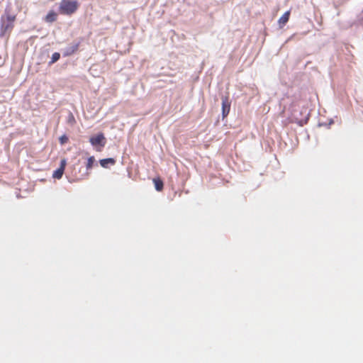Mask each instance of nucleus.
<instances>
[{
  "mask_svg": "<svg viewBox=\"0 0 363 363\" xmlns=\"http://www.w3.org/2000/svg\"><path fill=\"white\" fill-rule=\"evenodd\" d=\"M79 4L77 1L62 0L60 3L59 11L62 14L71 15L78 9Z\"/></svg>",
  "mask_w": 363,
  "mask_h": 363,
  "instance_id": "nucleus-1",
  "label": "nucleus"
},
{
  "mask_svg": "<svg viewBox=\"0 0 363 363\" xmlns=\"http://www.w3.org/2000/svg\"><path fill=\"white\" fill-rule=\"evenodd\" d=\"M15 21L14 16H6L1 18V35H5L7 33H9L12 28L13 23Z\"/></svg>",
  "mask_w": 363,
  "mask_h": 363,
  "instance_id": "nucleus-2",
  "label": "nucleus"
},
{
  "mask_svg": "<svg viewBox=\"0 0 363 363\" xmlns=\"http://www.w3.org/2000/svg\"><path fill=\"white\" fill-rule=\"evenodd\" d=\"M90 143L96 151L101 152L106 145V138H90Z\"/></svg>",
  "mask_w": 363,
  "mask_h": 363,
  "instance_id": "nucleus-3",
  "label": "nucleus"
},
{
  "mask_svg": "<svg viewBox=\"0 0 363 363\" xmlns=\"http://www.w3.org/2000/svg\"><path fill=\"white\" fill-rule=\"evenodd\" d=\"M66 165H67V160L65 159L61 160L60 166L57 169H56L53 172L52 177L55 179H61L63 175Z\"/></svg>",
  "mask_w": 363,
  "mask_h": 363,
  "instance_id": "nucleus-4",
  "label": "nucleus"
},
{
  "mask_svg": "<svg viewBox=\"0 0 363 363\" xmlns=\"http://www.w3.org/2000/svg\"><path fill=\"white\" fill-rule=\"evenodd\" d=\"M290 16V11H286L283 16L279 19V25L280 28H282L289 21Z\"/></svg>",
  "mask_w": 363,
  "mask_h": 363,
  "instance_id": "nucleus-5",
  "label": "nucleus"
},
{
  "mask_svg": "<svg viewBox=\"0 0 363 363\" xmlns=\"http://www.w3.org/2000/svg\"><path fill=\"white\" fill-rule=\"evenodd\" d=\"M99 162L102 167L107 168L109 164L111 165L115 164L116 160L113 158H106L100 160Z\"/></svg>",
  "mask_w": 363,
  "mask_h": 363,
  "instance_id": "nucleus-6",
  "label": "nucleus"
},
{
  "mask_svg": "<svg viewBox=\"0 0 363 363\" xmlns=\"http://www.w3.org/2000/svg\"><path fill=\"white\" fill-rule=\"evenodd\" d=\"M153 183L157 191H161L163 189L164 184L160 178H154Z\"/></svg>",
  "mask_w": 363,
  "mask_h": 363,
  "instance_id": "nucleus-7",
  "label": "nucleus"
},
{
  "mask_svg": "<svg viewBox=\"0 0 363 363\" xmlns=\"http://www.w3.org/2000/svg\"><path fill=\"white\" fill-rule=\"evenodd\" d=\"M229 111H230V105H229V104L228 103L226 99H223V102H222V112H223V117L227 116L228 114Z\"/></svg>",
  "mask_w": 363,
  "mask_h": 363,
  "instance_id": "nucleus-8",
  "label": "nucleus"
},
{
  "mask_svg": "<svg viewBox=\"0 0 363 363\" xmlns=\"http://www.w3.org/2000/svg\"><path fill=\"white\" fill-rule=\"evenodd\" d=\"M57 19V13L55 12H50L45 16V21L49 23L54 22Z\"/></svg>",
  "mask_w": 363,
  "mask_h": 363,
  "instance_id": "nucleus-9",
  "label": "nucleus"
},
{
  "mask_svg": "<svg viewBox=\"0 0 363 363\" xmlns=\"http://www.w3.org/2000/svg\"><path fill=\"white\" fill-rule=\"evenodd\" d=\"M95 162V158L94 156L89 157L87 160V162L86 164V167L87 170L91 169L93 167L94 163Z\"/></svg>",
  "mask_w": 363,
  "mask_h": 363,
  "instance_id": "nucleus-10",
  "label": "nucleus"
},
{
  "mask_svg": "<svg viewBox=\"0 0 363 363\" xmlns=\"http://www.w3.org/2000/svg\"><path fill=\"white\" fill-rule=\"evenodd\" d=\"M60 54L58 52H55L52 54V58H51V63H54L55 62H57L59 59H60Z\"/></svg>",
  "mask_w": 363,
  "mask_h": 363,
  "instance_id": "nucleus-11",
  "label": "nucleus"
},
{
  "mask_svg": "<svg viewBox=\"0 0 363 363\" xmlns=\"http://www.w3.org/2000/svg\"><path fill=\"white\" fill-rule=\"evenodd\" d=\"M68 138H60V141L61 145L66 143L68 140Z\"/></svg>",
  "mask_w": 363,
  "mask_h": 363,
  "instance_id": "nucleus-12",
  "label": "nucleus"
},
{
  "mask_svg": "<svg viewBox=\"0 0 363 363\" xmlns=\"http://www.w3.org/2000/svg\"><path fill=\"white\" fill-rule=\"evenodd\" d=\"M96 136L100 137V136H103V135H97Z\"/></svg>",
  "mask_w": 363,
  "mask_h": 363,
  "instance_id": "nucleus-13",
  "label": "nucleus"
}]
</instances>
